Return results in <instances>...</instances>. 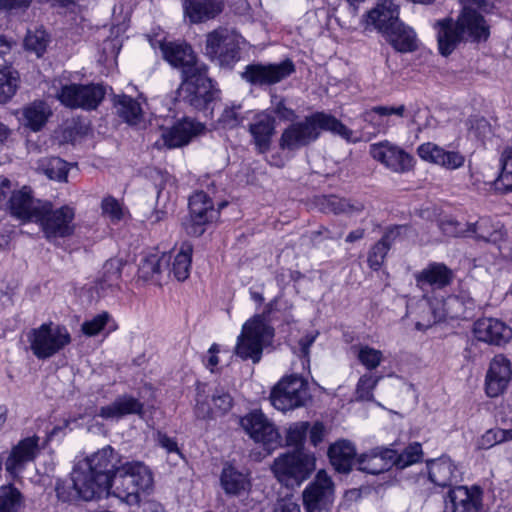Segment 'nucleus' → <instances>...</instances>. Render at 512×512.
I'll list each match as a JSON object with an SVG mask.
<instances>
[{
  "label": "nucleus",
  "instance_id": "7",
  "mask_svg": "<svg viewBox=\"0 0 512 512\" xmlns=\"http://www.w3.org/2000/svg\"><path fill=\"white\" fill-rule=\"evenodd\" d=\"M105 95L101 85L66 84L56 93V98L66 107L93 110L98 107Z\"/></svg>",
  "mask_w": 512,
  "mask_h": 512
},
{
  "label": "nucleus",
  "instance_id": "21",
  "mask_svg": "<svg viewBox=\"0 0 512 512\" xmlns=\"http://www.w3.org/2000/svg\"><path fill=\"white\" fill-rule=\"evenodd\" d=\"M399 13V6L392 0H383L367 13L366 22L385 35L400 21Z\"/></svg>",
  "mask_w": 512,
  "mask_h": 512
},
{
  "label": "nucleus",
  "instance_id": "13",
  "mask_svg": "<svg viewBox=\"0 0 512 512\" xmlns=\"http://www.w3.org/2000/svg\"><path fill=\"white\" fill-rule=\"evenodd\" d=\"M489 34L484 17L474 8L463 7L455 27L450 24V47L462 40L485 41Z\"/></svg>",
  "mask_w": 512,
  "mask_h": 512
},
{
  "label": "nucleus",
  "instance_id": "39",
  "mask_svg": "<svg viewBox=\"0 0 512 512\" xmlns=\"http://www.w3.org/2000/svg\"><path fill=\"white\" fill-rule=\"evenodd\" d=\"M67 163L59 157L42 158L38 161L37 170L51 180L65 181L67 179Z\"/></svg>",
  "mask_w": 512,
  "mask_h": 512
},
{
  "label": "nucleus",
  "instance_id": "40",
  "mask_svg": "<svg viewBox=\"0 0 512 512\" xmlns=\"http://www.w3.org/2000/svg\"><path fill=\"white\" fill-rule=\"evenodd\" d=\"M500 172L495 180L496 189L503 192L512 190V148L506 147L499 159Z\"/></svg>",
  "mask_w": 512,
  "mask_h": 512
},
{
  "label": "nucleus",
  "instance_id": "43",
  "mask_svg": "<svg viewBox=\"0 0 512 512\" xmlns=\"http://www.w3.org/2000/svg\"><path fill=\"white\" fill-rule=\"evenodd\" d=\"M23 506V496L13 485L0 487V512H19Z\"/></svg>",
  "mask_w": 512,
  "mask_h": 512
},
{
  "label": "nucleus",
  "instance_id": "46",
  "mask_svg": "<svg viewBox=\"0 0 512 512\" xmlns=\"http://www.w3.org/2000/svg\"><path fill=\"white\" fill-rule=\"evenodd\" d=\"M121 278L120 262L115 259L106 261L103 266V275L99 280V286L101 290L106 288H112L118 285Z\"/></svg>",
  "mask_w": 512,
  "mask_h": 512
},
{
  "label": "nucleus",
  "instance_id": "27",
  "mask_svg": "<svg viewBox=\"0 0 512 512\" xmlns=\"http://www.w3.org/2000/svg\"><path fill=\"white\" fill-rule=\"evenodd\" d=\"M113 106L116 115L130 126H137L144 119L141 103L131 96L125 94L114 96Z\"/></svg>",
  "mask_w": 512,
  "mask_h": 512
},
{
  "label": "nucleus",
  "instance_id": "38",
  "mask_svg": "<svg viewBox=\"0 0 512 512\" xmlns=\"http://www.w3.org/2000/svg\"><path fill=\"white\" fill-rule=\"evenodd\" d=\"M221 485L227 494L237 495L246 489L248 481L243 473L232 466H226L221 474Z\"/></svg>",
  "mask_w": 512,
  "mask_h": 512
},
{
  "label": "nucleus",
  "instance_id": "15",
  "mask_svg": "<svg viewBox=\"0 0 512 512\" xmlns=\"http://www.w3.org/2000/svg\"><path fill=\"white\" fill-rule=\"evenodd\" d=\"M370 154L396 173H406L413 168V157L388 141L371 145Z\"/></svg>",
  "mask_w": 512,
  "mask_h": 512
},
{
  "label": "nucleus",
  "instance_id": "37",
  "mask_svg": "<svg viewBox=\"0 0 512 512\" xmlns=\"http://www.w3.org/2000/svg\"><path fill=\"white\" fill-rule=\"evenodd\" d=\"M351 350L358 361L369 371L377 369L384 360L383 352L369 345H353Z\"/></svg>",
  "mask_w": 512,
  "mask_h": 512
},
{
  "label": "nucleus",
  "instance_id": "8",
  "mask_svg": "<svg viewBox=\"0 0 512 512\" xmlns=\"http://www.w3.org/2000/svg\"><path fill=\"white\" fill-rule=\"evenodd\" d=\"M295 72V65L290 59L279 63H252L245 67L242 78L254 86L275 85Z\"/></svg>",
  "mask_w": 512,
  "mask_h": 512
},
{
  "label": "nucleus",
  "instance_id": "20",
  "mask_svg": "<svg viewBox=\"0 0 512 512\" xmlns=\"http://www.w3.org/2000/svg\"><path fill=\"white\" fill-rule=\"evenodd\" d=\"M396 462V451L389 448H375L361 454L357 459L358 469L369 474H380Z\"/></svg>",
  "mask_w": 512,
  "mask_h": 512
},
{
  "label": "nucleus",
  "instance_id": "34",
  "mask_svg": "<svg viewBox=\"0 0 512 512\" xmlns=\"http://www.w3.org/2000/svg\"><path fill=\"white\" fill-rule=\"evenodd\" d=\"M318 137L317 130H284L280 139V148L296 150L315 141Z\"/></svg>",
  "mask_w": 512,
  "mask_h": 512
},
{
  "label": "nucleus",
  "instance_id": "48",
  "mask_svg": "<svg viewBox=\"0 0 512 512\" xmlns=\"http://www.w3.org/2000/svg\"><path fill=\"white\" fill-rule=\"evenodd\" d=\"M292 128H295L293 126ZM296 128H345L336 118L322 113L317 112L309 117H306L303 125L296 126Z\"/></svg>",
  "mask_w": 512,
  "mask_h": 512
},
{
  "label": "nucleus",
  "instance_id": "16",
  "mask_svg": "<svg viewBox=\"0 0 512 512\" xmlns=\"http://www.w3.org/2000/svg\"><path fill=\"white\" fill-rule=\"evenodd\" d=\"M205 54L221 64H229L238 56L235 36L227 29L214 30L207 35Z\"/></svg>",
  "mask_w": 512,
  "mask_h": 512
},
{
  "label": "nucleus",
  "instance_id": "22",
  "mask_svg": "<svg viewBox=\"0 0 512 512\" xmlns=\"http://www.w3.org/2000/svg\"><path fill=\"white\" fill-rule=\"evenodd\" d=\"M183 9L191 23H202L222 12L223 0H184Z\"/></svg>",
  "mask_w": 512,
  "mask_h": 512
},
{
  "label": "nucleus",
  "instance_id": "52",
  "mask_svg": "<svg viewBox=\"0 0 512 512\" xmlns=\"http://www.w3.org/2000/svg\"><path fill=\"white\" fill-rule=\"evenodd\" d=\"M309 429L308 422H297L292 424L286 434V442L288 446H294L296 449H302L307 432Z\"/></svg>",
  "mask_w": 512,
  "mask_h": 512
},
{
  "label": "nucleus",
  "instance_id": "3",
  "mask_svg": "<svg viewBox=\"0 0 512 512\" xmlns=\"http://www.w3.org/2000/svg\"><path fill=\"white\" fill-rule=\"evenodd\" d=\"M316 468L314 453L295 449L279 455L271 469L277 480L286 487H298L307 480Z\"/></svg>",
  "mask_w": 512,
  "mask_h": 512
},
{
  "label": "nucleus",
  "instance_id": "36",
  "mask_svg": "<svg viewBox=\"0 0 512 512\" xmlns=\"http://www.w3.org/2000/svg\"><path fill=\"white\" fill-rule=\"evenodd\" d=\"M192 246L185 242L181 245L178 253L173 257L171 268L166 271L173 273L178 281H184L188 278L191 267Z\"/></svg>",
  "mask_w": 512,
  "mask_h": 512
},
{
  "label": "nucleus",
  "instance_id": "63",
  "mask_svg": "<svg viewBox=\"0 0 512 512\" xmlns=\"http://www.w3.org/2000/svg\"><path fill=\"white\" fill-rule=\"evenodd\" d=\"M243 120V118H239V113L234 108L225 109L220 118V122L228 128L245 126Z\"/></svg>",
  "mask_w": 512,
  "mask_h": 512
},
{
  "label": "nucleus",
  "instance_id": "54",
  "mask_svg": "<svg viewBox=\"0 0 512 512\" xmlns=\"http://www.w3.org/2000/svg\"><path fill=\"white\" fill-rule=\"evenodd\" d=\"M422 456L421 444L415 442L410 444L401 454L396 452V462L394 465L405 468L418 462Z\"/></svg>",
  "mask_w": 512,
  "mask_h": 512
},
{
  "label": "nucleus",
  "instance_id": "58",
  "mask_svg": "<svg viewBox=\"0 0 512 512\" xmlns=\"http://www.w3.org/2000/svg\"><path fill=\"white\" fill-rule=\"evenodd\" d=\"M108 319V313L103 312L93 319L84 322L82 324V332L87 336H95L104 328Z\"/></svg>",
  "mask_w": 512,
  "mask_h": 512
},
{
  "label": "nucleus",
  "instance_id": "53",
  "mask_svg": "<svg viewBox=\"0 0 512 512\" xmlns=\"http://www.w3.org/2000/svg\"><path fill=\"white\" fill-rule=\"evenodd\" d=\"M25 47L27 50L35 52L40 57L46 50L48 39L45 31L36 30L35 32H29L25 38Z\"/></svg>",
  "mask_w": 512,
  "mask_h": 512
},
{
  "label": "nucleus",
  "instance_id": "18",
  "mask_svg": "<svg viewBox=\"0 0 512 512\" xmlns=\"http://www.w3.org/2000/svg\"><path fill=\"white\" fill-rule=\"evenodd\" d=\"M9 203L12 215L22 220L36 222L46 202L34 199L32 190L24 186L13 192Z\"/></svg>",
  "mask_w": 512,
  "mask_h": 512
},
{
  "label": "nucleus",
  "instance_id": "51",
  "mask_svg": "<svg viewBox=\"0 0 512 512\" xmlns=\"http://www.w3.org/2000/svg\"><path fill=\"white\" fill-rule=\"evenodd\" d=\"M102 215L110 220L111 223H118L124 217V208L122 204L112 196H106L101 201Z\"/></svg>",
  "mask_w": 512,
  "mask_h": 512
},
{
  "label": "nucleus",
  "instance_id": "42",
  "mask_svg": "<svg viewBox=\"0 0 512 512\" xmlns=\"http://www.w3.org/2000/svg\"><path fill=\"white\" fill-rule=\"evenodd\" d=\"M19 83L18 72L10 66L0 67V103H5L16 93Z\"/></svg>",
  "mask_w": 512,
  "mask_h": 512
},
{
  "label": "nucleus",
  "instance_id": "28",
  "mask_svg": "<svg viewBox=\"0 0 512 512\" xmlns=\"http://www.w3.org/2000/svg\"><path fill=\"white\" fill-rule=\"evenodd\" d=\"M17 116L26 128H42L52 116V110L46 102L34 101L18 111Z\"/></svg>",
  "mask_w": 512,
  "mask_h": 512
},
{
  "label": "nucleus",
  "instance_id": "57",
  "mask_svg": "<svg viewBox=\"0 0 512 512\" xmlns=\"http://www.w3.org/2000/svg\"><path fill=\"white\" fill-rule=\"evenodd\" d=\"M212 402L216 413L225 414L231 409L233 399L223 388H217L212 395Z\"/></svg>",
  "mask_w": 512,
  "mask_h": 512
},
{
  "label": "nucleus",
  "instance_id": "14",
  "mask_svg": "<svg viewBox=\"0 0 512 512\" xmlns=\"http://www.w3.org/2000/svg\"><path fill=\"white\" fill-rule=\"evenodd\" d=\"M189 219L185 223L188 234L200 236L204 233V226L217 219L218 210L214 209L212 200L203 191L194 193L189 199Z\"/></svg>",
  "mask_w": 512,
  "mask_h": 512
},
{
  "label": "nucleus",
  "instance_id": "35",
  "mask_svg": "<svg viewBox=\"0 0 512 512\" xmlns=\"http://www.w3.org/2000/svg\"><path fill=\"white\" fill-rule=\"evenodd\" d=\"M399 227L387 231L384 236L372 247L368 255V264L371 269L378 270L384 263L392 241L399 234Z\"/></svg>",
  "mask_w": 512,
  "mask_h": 512
},
{
  "label": "nucleus",
  "instance_id": "19",
  "mask_svg": "<svg viewBox=\"0 0 512 512\" xmlns=\"http://www.w3.org/2000/svg\"><path fill=\"white\" fill-rule=\"evenodd\" d=\"M473 332L479 341L494 345L505 344L512 338V329L494 318L478 319L474 323Z\"/></svg>",
  "mask_w": 512,
  "mask_h": 512
},
{
  "label": "nucleus",
  "instance_id": "62",
  "mask_svg": "<svg viewBox=\"0 0 512 512\" xmlns=\"http://www.w3.org/2000/svg\"><path fill=\"white\" fill-rule=\"evenodd\" d=\"M31 4V0H0V12L14 15L25 11Z\"/></svg>",
  "mask_w": 512,
  "mask_h": 512
},
{
  "label": "nucleus",
  "instance_id": "60",
  "mask_svg": "<svg viewBox=\"0 0 512 512\" xmlns=\"http://www.w3.org/2000/svg\"><path fill=\"white\" fill-rule=\"evenodd\" d=\"M278 125L272 110L261 111L254 115V122L248 123V128H275Z\"/></svg>",
  "mask_w": 512,
  "mask_h": 512
},
{
  "label": "nucleus",
  "instance_id": "33",
  "mask_svg": "<svg viewBox=\"0 0 512 512\" xmlns=\"http://www.w3.org/2000/svg\"><path fill=\"white\" fill-rule=\"evenodd\" d=\"M504 231L499 222L494 223L490 218H480L473 224L472 238L487 243H498L504 238Z\"/></svg>",
  "mask_w": 512,
  "mask_h": 512
},
{
  "label": "nucleus",
  "instance_id": "50",
  "mask_svg": "<svg viewBox=\"0 0 512 512\" xmlns=\"http://www.w3.org/2000/svg\"><path fill=\"white\" fill-rule=\"evenodd\" d=\"M512 440V428L511 429H490L479 440V448L489 449L496 444Z\"/></svg>",
  "mask_w": 512,
  "mask_h": 512
},
{
  "label": "nucleus",
  "instance_id": "2",
  "mask_svg": "<svg viewBox=\"0 0 512 512\" xmlns=\"http://www.w3.org/2000/svg\"><path fill=\"white\" fill-rule=\"evenodd\" d=\"M161 51L170 65L181 70L190 104L196 109L206 108L218 92L207 76V66L197 61L192 48L185 43L167 42L162 44Z\"/></svg>",
  "mask_w": 512,
  "mask_h": 512
},
{
  "label": "nucleus",
  "instance_id": "61",
  "mask_svg": "<svg viewBox=\"0 0 512 512\" xmlns=\"http://www.w3.org/2000/svg\"><path fill=\"white\" fill-rule=\"evenodd\" d=\"M473 309V302L468 300L462 302L458 296L450 297V311L453 312V318H468L469 310Z\"/></svg>",
  "mask_w": 512,
  "mask_h": 512
},
{
  "label": "nucleus",
  "instance_id": "1",
  "mask_svg": "<svg viewBox=\"0 0 512 512\" xmlns=\"http://www.w3.org/2000/svg\"><path fill=\"white\" fill-rule=\"evenodd\" d=\"M121 465L120 456L111 446L98 450L74 467L71 491L67 492L64 485L57 484L58 498L62 501H91L103 495L108 496L111 478Z\"/></svg>",
  "mask_w": 512,
  "mask_h": 512
},
{
  "label": "nucleus",
  "instance_id": "17",
  "mask_svg": "<svg viewBox=\"0 0 512 512\" xmlns=\"http://www.w3.org/2000/svg\"><path fill=\"white\" fill-rule=\"evenodd\" d=\"M512 378L510 361L503 355H496L490 362L485 377V390L489 397L501 395Z\"/></svg>",
  "mask_w": 512,
  "mask_h": 512
},
{
  "label": "nucleus",
  "instance_id": "9",
  "mask_svg": "<svg viewBox=\"0 0 512 512\" xmlns=\"http://www.w3.org/2000/svg\"><path fill=\"white\" fill-rule=\"evenodd\" d=\"M306 512H327L335 498V486L325 470H319L302 493Z\"/></svg>",
  "mask_w": 512,
  "mask_h": 512
},
{
  "label": "nucleus",
  "instance_id": "31",
  "mask_svg": "<svg viewBox=\"0 0 512 512\" xmlns=\"http://www.w3.org/2000/svg\"><path fill=\"white\" fill-rule=\"evenodd\" d=\"M128 473L129 472L125 471L124 464L117 469V472L114 473L109 483V495L112 494L126 501L137 499L139 492L133 483L131 474Z\"/></svg>",
  "mask_w": 512,
  "mask_h": 512
},
{
  "label": "nucleus",
  "instance_id": "25",
  "mask_svg": "<svg viewBox=\"0 0 512 512\" xmlns=\"http://www.w3.org/2000/svg\"><path fill=\"white\" fill-rule=\"evenodd\" d=\"M417 286L423 291L428 288L440 290L448 284V268L443 263L433 262L414 275Z\"/></svg>",
  "mask_w": 512,
  "mask_h": 512
},
{
  "label": "nucleus",
  "instance_id": "29",
  "mask_svg": "<svg viewBox=\"0 0 512 512\" xmlns=\"http://www.w3.org/2000/svg\"><path fill=\"white\" fill-rule=\"evenodd\" d=\"M319 208L325 213L356 215L365 205L358 200L341 198L335 195L321 196L317 200Z\"/></svg>",
  "mask_w": 512,
  "mask_h": 512
},
{
  "label": "nucleus",
  "instance_id": "56",
  "mask_svg": "<svg viewBox=\"0 0 512 512\" xmlns=\"http://www.w3.org/2000/svg\"><path fill=\"white\" fill-rule=\"evenodd\" d=\"M436 39L438 50L441 55L448 56V17L435 22Z\"/></svg>",
  "mask_w": 512,
  "mask_h": 512
},
{
  "label": "nucleus",
  "instance_id": "6",
  "mask_svg": "<svg viewBox=\"0 0 512 512\" xmlns=\"http://www.w3.org/2000/svg\"><path fill=\"white\" fill-rule=\"evenodd\" d=\"M310 399L307 382L298 376L283 378L270 395L271 404L283 412L305 406Z\"/></svg>",
  "mask_w": 512,
  "mask_h": 512
},
{
  "label": "nucleus",
  "instance_id": "49",
  "mask_svg": "<svg viewBox=\"0 0 512 512\" xmlns=\"http://www.w3.org/2000/svg\"><path fill=\"white\" fill-rule=\"evenodd\" d=\"M418 155L425 161L445 165L448 160V153L439 146L432 143H425L418 147Z\"/></svg>",
  "mask_w": 512,
  "mask_h": 512
},
{
  "label": "nucleus",
  "instance_id": "64",
  "mask_svg": "<svg viewBox=\"0 0 512 512\" xmlns=\"http://www.w3.org/2000/svg\"><path fill=\"white\" fill-rule=\"evenodd\" d=\"M273 512H300V506L292 496L285 497L275 503Z\"/></svg>",
  "mask_w": 512,
  "mask_h": 512
},
{
  "label": "nucleus",
  "instance_id": "4",
  "mask_svg": "<svg viewBox=\"0 0 512 512\" xmlns=\"http://www.w3.org/2000/svg\"><path fill=\"white\" fill-rule=\"evenodd\" d=\"M273 336L274 329L265 322L264 315L254 316L244 323L234 353L242 360L258 363L262 358L264 346Z\"/></svg>",
  "mask_w": 512,
  "mask_h": 512
},
{
  "label": "nucleus",
  "instance_id": "55",
  "mask_svg": "<svg viewBox=\"0 0 512 512\" xmlns=\"http://www.w3.org/2000/svg\"><path fill=\"white\" fill-rule=\"evenodd\" d=\"M271 104L273 106L272 112L275 117H278L284 122H294L297 118L294 110L285 105V99L275 93L271 94Z\"/></svg>",
  "mask_w": 512,
  "mask_h": 512
},
{
  "label": "nucleus",
  "instance_id": "12",
  "mask_svg": "<svg viewBox=\"0 0 512 512\" xmlns=\"http://www.w3.org/2000/svg\"><path fill=\"white\" fill-rule=\"evenodd\" d=\"M40 450V437L28 436L18 441L10 451L3 453L0 463L4 465L5 471L12 478H17L26 465L36 459Z\"/></svg>",
  "mask_w": 512,
  "mask_h": 512
},
{
  "label": "nucleus",
  "instance_id": "30",
  "mask_svg": "<svg viewBox=\"0 0 512 512\" xmlns=\"http://www.w3.org/2000/svg\"><path fill=\"white\" fill-rule=\"evenodd\" d=\"M355 455V447L347 440L337 441L328 450L332 466L340 473H348L351 470Z\"/></svg>",
  "mask_w": 512,
  "mask_h": 512
},
{
  "label": "nucleus",
  "instance_id": "26",
  "mask_svg": "<svg viewBox=\"0 0 512 512\" xmlns=\"http://www.w3.org/2000/svg\"><path fill=\"white\" fill-rule=\"evenodd\" d=\"M384 37L396 51L401 53L413 52L418 48L415 31L401 20Z\"/></svg>",
  "mask_w": 512,
  "mask_h": 512
},
{
  "label": "nucleus",
  "instance_id": "5",
  "mask_svg": "<svg viewBox=\"0 0 512 512\" xmlns=\"http://www.w3.org/2000/svg\"><path fill=\"white\" fill-rule=\"evenodd\" d=\"M27 337L33 355L40 360L53 357L71 342L67 328L51 322L32 329Z\"/></svg>",
  "mask_w": 512,
  "mask_h": 512
},
{
  "label": "nucleus",
  "instance_id": "59",
  "mask_svg": "<svg viewBox=\"0 0 512 512\" xmlns=\"http://www.w3.org/2000/svg\"><path fill=\"white\" fill-rule=\"evenodd\" d=\"M256 149L260 153L269 150L274 130H250Z\"/></svg>",
  "mask_w": 512,
  "mask_h": 512
},
{
  "label": "nucleus",
  "instance_id": "47",
  "mask_svg": "<svg viewBox=\"0 0 512 512\" xmlns=\"http://www.w3.org/2000/svg\"><path fill=\"white\" fill-rule=\"evenodd\" d=\"M398 116V117H404L406 116V107L404 105H400L398 107H388V106H376L373 107L370 111H367L365 113V118L367 121H369L371 124L376 126L384 125L385 123L383 121L375 120L376 117L383 118V117H389V116Z\"/></svg>",
  "mask_w": 512,
  "mask_h": 512
},
{
  "label": "nucleus",
  "instance_id": "45",
  "mask_svg": "<svg viewBox=\"0 0 512 512\" xmlns=\"http://www.w3.org/2000/svg\"><path fill=\"white\" fill-rule=\"evenodd\" d=\"M381 379V375H375L371 372L363 374L356 384L355 399L357 401H373V391Z\"/></svg>",
  "mask_w": 512,
  "mask_h": 512
},
{
  "label": "nucleus",
  "instance_id": "10",
  "mask_svg": "<svg viewBox=\"0 0 512 512\" xmlns=\"http://www.w3.org/2000/svg\"><path fill=\"white\" fill-rule=\"evenodd\" d=\"M75 212L70 206L53 209L50 202H46L36 223H39L47 238H63L74 231Z\"/></svg>",
  "mask_w": 512,
  "mask_h": 512
},
{
  "label": "nucleus",
  "instance_id": "24",
  "mask_svg": "<svg viewBox=\"0 0 512 512\" xmlns=\"http://www.w3.org/2000/svg\"><path fill=\"white\" fill-rule=\"evenodd\" d=\"M143 404L130 395H121L112 403L102 406L99 409L98 416L106 420H118L127 415H142Z\"/></svg>",
  "mask_w": 512,
  "mask_h": 512
},
{
  "label": "nucleus",
  "instance_id": "41",
  "mask_svg": "<svg viewBox=\"0 0 512 512\" xmlns=\"http://www.w3.org/2000/svg\"><path fill=\"white\" fill-rule=\"evenodd\" d=\"M124 466L125 471L131 474L133 483L139 493L146 492L152 487L153 477L147 466L141 462H126Z\"/></svg>",
  "mask_w": 512,
  "mask_h": 512
},
{
  "label": "nucleus",
  "instance_id": "23",
  "mask_svg": "<svg viewBox=\"0 0 512 512\" xmlns=\"http://www.w3.org/2000/svg\"><path fill=\"white\" fill-rule=\"evenodd\" d=\"M450 503L453 512H479L482 505V491L478 486L468 488L457 486L450 489Z\"/></svg>",
  "mask_w": 512,
  "mask_h": 512
},
{
  "label": "nucleus",
  "instance_id": "44",
  "mask_svg": "<svg viewBox=\"0 0 512 512\" xmlns=\"http://www.w3.org/2000/svg\"><path fill=\"white\" fill-rule=\"evenodd\" d=\"M202 130H165L162 134V146L169 149L187 145L193 137L198 136ZM161 147L159 142H156Z\"/></svg>",
  "mask_w": 512,
  "mask_h": 512
},
{
  "label": "nucleus",
  "instance_id": "32",
  "mask_svg": "<svg viewBox=\"0 0 512 512\" xmlns=\"http://www.w3.org/2000/svg\"><path fill=\"white\" fill-rule=\"evenodd\" d=\"M172 256L167 253H149L140 261L138 274L144 280H152L169 268Z\"/></svg>",
  "mask_w": 512,
  "mask_h": 512
},
{
  "label": "nucleus",
  "instance_id": "11",
  "mask_svg": "<svg viewBox=\"0 0 512 512\" xmlns=\"http://www.w3.org/2000/svg\"><path fill=\"white\" fill-rule=\"evenodd\" d=\"M241 427L263 448L271 453L280 445V434L275 425L259 410L245 415L240 421Z\"/></svg>",
  "mask_w": 512,
  "mask_h": 512
}]
</instances>
